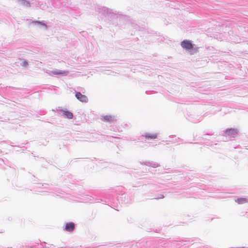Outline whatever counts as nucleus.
I'll return each mask as SVG.
<instances>
[{
  "label": "nucleus",
  "mask_w": 248,
  "mask_h": 248,
  "mask_svg": "<svg viewBox=\"0 0 248 248\" xmlns=\"http://www.w3.org/2000/svg\"><path fill=\"white\" fill-rule=\"evenodd\" d=\"M61 111L66 116L68 119H72L73 114L72 112L67 110L61 109Z\"/></svg>",
  "instance_id": "4"
},
{
  "label": "nucleus",
  "mask_w": 248,
  "mask_h": 248,
  "mask_svg": "<svg viewBox=\"0 0 248 248\" xmlns=\"http://www.w3.org/2000/svg\"><path fill=\"white\" fill-rule=\"evenodd\" d=\"M235 202L238 204H244L248 202V200L246 198H241L235 200Z\"/></svg>",
  "instance_id": "6"
},
{
  "label": "nucleus",
  "mask_w": 248,
  "mask_h": 248,
  "mask_svg": "<svg viewBox=\"0 0 248 248\" xmlns=\"http://www.w3.org/2000/svg\"><path fill=\"white\" fill-rule=\"evenodd\" d=\"M75 96L81 102L86 103L88 101V97L86 95L82 94L80 92H77Z\"/></svg>",
  "instance_id": "2"
},
{
  "label": "nucleus",
  "mask_w": 248,
  "mask_h": 248,
  "mask_svg": "<svg viewBox=\"0 0 248 248\" xmlns=\"http://www.w3.org/2000/svg\"><path fill=\"white\" fill-rule=\"evenodd\" d=\"M103 119L106 122H110L114 121V117L111 115H106L103 117Z\"/></svg>",
  "instance_id": "5"
},
{
  "label": "nucleus",
  "mask_w": 248,
  "mask_h": 248,
  "mask_svg": "<svg viewBox=\"0 0 248 248\" xmlns=\"http://www.w3.org/2000/svg\"><path fill=\"white\" fill-rule=\"evenodd\" d=\"M65 72H56L55 73V74H65Z\"/></svg>",
  "instance_id": "9"
},
{
  "label": "nucleus",
  "mask_w": 248,
  "mask_h": 248,
  "mask_svg": "<svg viewBox=\"0 0 248 248\" xmlns=\"http://www.w3.org/2000/svg\"><path fill=\"white\" fill-rule=\"evenodd\" d=\"M181 46L186 49L189 50L193 48V45L191 42L188 40H184L181 42Z\"/></svg>",
  "instance_id": "1"
},
{
  "label": "nucleus",
  "mask_w": 248,
  "mask_h": 248,
  "mask_svg": "<svg viewBox=\"0 0 248 248\" xmlns=\"http://www.w3.org/2000/svg\"><path fill=\"white\" fill-rule=\"evenodd\" d=\"M28 62L25 60H23V62L21 63V65L22 66L26 67L28 66Z\"/></svg>",
  "instance_id": "8"
},
{
  "label": "nucleus",
  "mask_w": 248,
  "mask_h": 248,
  "mask_svg": "<svg viewBox=\"0 0 248 248\" xmlns=\"http://www.w3.org/2000/svg\"><path fill=\"white\" fill-rule=\"evenodd\" d=\"M231 131H232V130H229V131H227L226 132H230Z\"/></svg>",
  "instance_id": "10"
},
{
  "label": "nucleus",
  "mask_w": 248,
  "mask_h": 248,
  "mask_svg": "<svg viewBox=\"0 0 248 248\" xmlns=\"http://www.w3.org/2000/svg\"><path fill=\"white\" fill-rule=\"evenodd\" d=\"M146 139L151 138L152 139H155L157 138V135L156 134H152L151 135H146L144 136Z\"/></svg>",
  "instance_id": "7"
},
{
  "label": "nucleus",
  "mask_w": 248,
  "mask_h": 248,
  "mask_svg": "<svg viewBox=\"0 0 248 248\" xmlns=\"http://www.w3.org/2000/svg\"><path fill=\"white\" fill-rule=\"evenodd\" d=\"M75 228V224L73 222L66 223L65 225V230L68 232L72 231Z\"/></svg>",
  "instance_id": "3"
}]
</instances>
